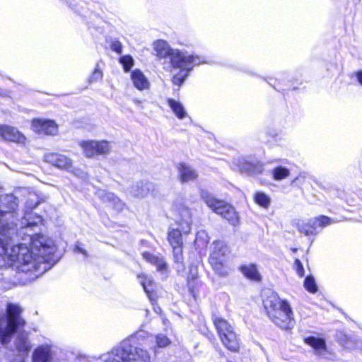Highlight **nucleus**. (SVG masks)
I'll return each mask as SVG.
<instances>
[{
	"label": "nucleus",
	"instance_id": "36",
	"mask_svg": "<svg viewBox=\"0 0 362 362\" xmlns=\"http://www.w3.org/2000/svg\"><path fill=\"white\" fill-rule=\"evenodd\" d=\"M120 62L122 64L125 71H129L134 64V60L129 55H125L121 57Z\"/></svg>",
	"mask_w": 362,
	"mask_h": 362
},
{
	"label": "nucleus",
	"instance_id": "4",
	"mask_svg": "<svg viewBox=\"0 0 362 362\" xmlns=\"http://www.w3.org/2000/svg\"><path fill=\"white\" fill-rule=\"evenodd\" d=\"M21 312L18 305L8 303L6 315L0 314V340L3 344L8 343L18 326L24 325L25 322L20 316Z\"/></svg>",
	"mask_w": 362,
	"mask_h": 362
},
{
	"label": "nucleus",
	"instance_id": "34",
	"mask_svg": "<svg viewBox=\"0 0 362 362\" xmlns=\"http://www.w3.org/2000/svg\"><path fill=\"white\" fill-rule=\"evenodd\" d=\"M304 287L310 293H314L317 291V286L313 276H307L304 281Z\"/></svg>",
	"mask_w": 362,
	"mask_h": 362
},
{
	"label": "nucleus",
	"instance_id": "47",
	"mask_svg": "<svg viewBox=\"0 0 362 362\" xmlns=\"http://www.w3.org/2000/svg\"><path fill=\"white\" fill-rule=\"evenodd\" d=\"M19 362H25V361L22 359V360H21V361H19Z\"/></svg>",
	"mask_w": 362,
	"mask_h": 362
},
{
	"label": "nucleus",
	"instance_id": "32",
	"mask_svg": "<svg viewBox=\"0 0 362 362\" xmlns=\"http://www.w3.org/2000/svg\"><path fill=\"white\" fill-rule=\"evenodd\" d=\"M290 175V170L282 166H279L273 169L272 176L275 180H282L288 177Z\"/></svg>",
	"mask_w": 362,
	"mask_h": 362
},
{
	"label": "nucleus",
	"instance_id": "45",
	"mask_svg": "<svg viewBox=\"0 0 362 362\" xmlns=\"http://www.w3.org/2000/svg\"><path fill=\"white\" fill-rule=\"evenodd\" d=\"M233 168L234 170H237V164H236L235 163H234L233 164Z\"/></svg>",
	"mask_w": 362,
	"mask_h": 362
},
{
	"label": "nucleus",
	"instance_id": "41",
	"mask_svg": "<svg viewBox=\"0 0 362 362\" xmlns=\"http://www.w3.org/2000/svg\"><path fill=\"white\" fill-rule=\"evenodd\" d=\"M75 250L81 253L83 255H84L85 257H87L88 256V252L87 250H86L85 249H83L81 245V243L77 242L76 244H75Z\"/></svg>",
	"mask_w": 362,
	"mask_h": 362
},
{
	"label": "nucleus",
	"instance_id": "31",
	"mask_svg": "<svg viewBox=\"0 0 362 362\" xmlns=\"http://www.w3.org/2000/svg\"><path fill=\"white\" fill-rule=\"evenodd\" d=\"M140 284L142 285L144 290L147 293L148 296L151 298V293L153 290V281L149 277H146L144 275L138 276Z\"/></svg>",
	"mask_w": 362,
	"mask_h": 362
},
{
	"label": "nucleus",
	"instance_id": "10",
	"mask_svg": "<svg viewBox=\"0 0 362 362\" xmlns=\"http://www.w3.org/2000/svg\"><path fill=\"white\" fill-rule=\"evenodd\" d=\"M230 252L228 245L222 241H216L212 244V251L209 257V262L217 274L221 276L228 274L224 267L225 257Z\"/></svg>",
	"mask_w": 362,
	"mask_h": 362
},
{
	"label": "nucleus",
	"instance_id": "13",
	"mask_svg": "<svg viewBox=\"0 0 362 362\" xmlns=\"http://www.w3.org/2000/svg\"><path fill=\"white\" fill-rule=\"evenodd\" d=\"M153 49L159 58L169 57L171 66H178L179 62L187 56V52L172 49L164 40H158L153 43Z\"/></svg>",
	"mask_w": 362,
	"mask_h": 362
},
{
	"label": "nucleus",
	"instance_id": "16",
	"mask_svg": "<svg viewBox=\"0 0 362 362\" xmlns=\"http://www.w3.org/2000/svg\"><path fill=\"white\" fill-rule=\"evenodd\" d=\"M32 129L40 135H56L58 126L54 121L45 119H35L31 123Z\"/></svg>",
	"mask_w": 362,
	"mask_h": 362
},
{
	"label": "nucleus",
	"instance_id": "46",
	"mask_svg": "<svg viewBox=\"0 0 362 362\" xmlns=\"http://www.w3.org/2000/svg\"><path fill=\"white\" fill-rule=\"evenodd\" d=\"M137 335H138L139 337H142V333H138V334H137Z\"/></svg>",
	"mask_w": 362,
	"mask_h": 362
},
{
	"label": "nucleus",
	"instance_id": "19",
	"mask_svg": "<svg viewBox=\"0 0 362 362\" xmlns=\"http://www.w3.org/2000/svg\"><path fill=\"white\" fill-rule=\"evenodd\" d=\"M0 137L7 141H12L18 144H25V136L16 128L0 124Z\"/></svg>",
	"mask_w": 362,
	"mask_h": 362
},
{
	"label": "nucleus",
	"instance_id": "39",
	"mask_svg": "<svg viewBox=\"0 0 362 362\" xmlns=\"http://www.w3.org/2000/svg\"><path fill=\"white\" fill-rule=\"evenodd\" d=\"M67 172L71 173L74 175L81 178H85L86 176L85 172H83L82 170L79 168L74 167L73 165L71 168V170H68Z\"/></svg>",
	"mask_w": 362,
	"mask_h": 362
},
{
	"label": "nucleus",
	"instance_id": "29",
	"mask_svg": "<svg viewBox=\"0 0 362 362\" xmlns=\"http://www.w3.org/2000/svg\"><path fill=\"white\" fill-rule=\"evenodd\" d=\"M15 344L18 351L25 354L28 353V351L31 348L30 342L28 340V334H19L16 339Z\"/></svg>",
	"mask_w": 362,
	"mask_h": 362
},
{
	"label": "nucleus",
	"instance_id": "23",
	"mask_svg": "<svg viewBox=\"0 0 362 362\" xmlns=\"http://www.w3.org/2000/svg\"><path fill=\"white\" fill-rule=\"evenodd\" d=\"M263 165L259 163H251L245 161L240 164L239 170L249 175L259 174L263 171Z\"/></svg>",
	"mask_w": 362,
	"mask_h": 362
},
{
	"label": "nucleus",
	"instance_id": "40",
	"mask_svg": "<svg viewBox=\"0 0 362 362\" xmlns=\"http://www.w3.org/2000/svg\"><path fill=\"white\" fill-rule=\"evenodd\" d=\"M111 48L113 51L121 53L122 50V45L119 42H114L112 43Z\"/></svg>",
	"mask_w": 362,
	"mask_h": 362
},
{
	"label": "nucleus",
	"instance_id": "27",
	"mask_svg": "<svg viewBox=\"0 0 362 362\" xmlns=\"http://www.w3.org/2000/svg\"><path fill=\"white\" fill-rule=\"evenodd\" d=\"M167 103L178 119H182L186 117L187 112L181 103L171 98H168Z\"/></svg>",
	"mask_w": 362,
	"mask_h": 362
},
{
	"label": "nucleus",
	"instance_id": "7",
	"mask_svg": "<svg viewBox=\"0 0 362 362\" xmlns=\"http://www.w3.org/2000/svg\"><path fill=\"white\" fill-rule=\"evenodd\" d=\"M213 322L223 344L231 351H238L239 340L233 331V327L227 320L218 316L213 317Z\"/></svg>",
	"mask_w": 362,
	"mask_h": 362
},
{
	"label": "nucleus",
	"instance_id": "30",
	"mask_svg": "<svg viewBox=\"0 0 362 362\" xmlns=\"http://www.w3.org/2000/svg\"><path fill=\"white\" fill-rule=\"evenodd\" d=\"M156 346H154L155 353L157 352V348H165L170 345L171 340L164 334L159 333L155 336Z\"/></svg>",
	"mask_w": 362,
	"mask_h": 362
},
{
	"label": "nucleus",
	"instance_id": "42",
	"mask_svg": "<svg viewBox=\"0 0 362 362\" xmlns=\"http://www.w3.org/2000/svg\"><path fill=\"white\" fill-rule=\"evenodd\" d=\"M356 77L358 82L362 84V71H360L356 73Z\"/></svg>",
	"mask_w": 362,
	"mask_h": 362
},
{
	"label": "nucleus",
	"instance_id": "3",
	"mask_svg": "<svg viewBox=\"0 0 362 362\" xmlns=\"http://www.w3.org/2000/svg\"><path fill=\"white\" fill-rule=\"evenodd\" d=\"M263 303L269 317L276 325L284 329L293 328V312L287 301L272 293L264 300Z\"/></svg>",
	"mask_w": 362,
	"mask_h": 362
},
{
	"label": "nucleus",
	"instance_id": "15",
	"mask_svg": "<svg viewBox=\"0 0 362 362\" xmlns=\"http://www.w3.org/2000/svg\"><path fill=\"white\" fill-rule=\"evenodd\" d=\"M332 223L331 219L325 216H320L305 221H298L296 225L298 230L305 235H316L318 228H323Z\"/></svg>",
	"mask_w": 362,
	"mask_h": 362
},
{
	"label": "nucleus",
	"instance_id": "9",
	"mask_svg": "<svg viewBox=\"0 0 362 362\" xmlns=\"http://www.w3.org/2000/svg\"><path fill=\"white\" fill-rule=\"evenodd\" d=\"M205 62L201 57L197 55L185 56L180 60L178 66H172L174 69H180V71L173 76L172 83L177 86H182L193 68Z\"/></svg>",
	"mask_w": 362,
	"mask_h": 362
},
{
	"label": "nucleus",
	"instance_id": "8",
	"mask_svg": "<svg viewBox=\"0 0 362 362\" xmlns=\"http://www.w3.org/2000/svg\"><path fill=\"white\" fill-rule=\"evenodd\" d=\"M40 203V198L38 194L35 192H30L28 194L27 200L25 202V211L23 216L21 220V227L25 231L23 233L25 234L31 232L33 228L38 226V224L42 223V218L41 216L33 215L28 210H32L35 208Z\"/></svg>",
	"mask_w": 362,
	"mask_h": 362
},
{
	"label": "nucleus",
	"instance_id": "35",
	"mask_svg": "<svg viewBox=\"0 0 362 362\" xmlns=\"http://www.w3.org/2000/svg\"><path fill=\"white\" fill-rule=\"evenodd\" d=\"M103 78V72L100 66L99 63H98L95 66V68L92 73V74L89 77V82L93 83L100 80Z\"/></svg>",
	"mask_w": 362,
	"mask_h": 362
},
{
	"label": "nucleus",
	"instance_id": "24",
	"mask_svg": "<svg viewBox=\"0 0 362 362\" xmlns=\"http://www.w3.org/2000/svg\"><path fill=\"white\" fill-rule=\"evenodd\" d=\"M154 186L152 183L148 182H141L138 183L133 189L134 195L143 198L146 197L148 193L153 191Z\"/></svg>",
	"mask_w": 362,
	"mask_h": 362
},
{
	"label": "nucleus",
	"instance_id": "2",
	"mask_svg": "<svg viewBox=\"0 0 362 362\" xmlns=\"http://www.w3.org/2000/svg\"><path fill=\"white\" fill-rule=\"evenodd\" d=\"M136 337L123 340L102 357L103 362H150L148 351L135 346Z\"/></svg>",
	"mask_w": 362,
	"mask_h": 362
},
{
	"label": "nucleus",
	"instance_id": "20",
	"mask_svg": "<svg viewBox=\"0 0 362 362\" xmlns=\"http://www.w3.org/2000/svg\"><path fill=\"white\" fill-rule=\"evenodd\" d=\"M305 342L314 349V354L321 358H331V353L327 350L325 341L322 339L309 337L305 339Z\"/></svg>",
	"mask_w": 362,
	"mask_h": 362
},
{
	"label": "nucleus",
	"instance_id": "38",
	"mask_svg": "<svg viewBox=\"0 0 362 362\" xmlns=\"http://www.w3.org/2000/svg\"><path fill=\"white\" fill-rule=\"evenodd\" d=\"M294 267L296 268V273L299 276L302 277L304 276V268L301 262L298 259H296L294 262Z\"/></svg>",
	"mask_w": 362,
	"mask_h": 362
},
{
	"label": "nucleus",
	"instance_id": "12",
	"mask_svg": "<svg viewBox=\"0 0 362 362\" xmlns=\"http://www.w3.org/2000/svg\"><path fill=\"white\" fill-rule=\"evenodd\" d=\"M18 206V199L12 194H1L0 196V214L2 217L8 219L11 225L17 227L18 214L17 209Z\"/></svg>",
	"mask_w": 362,
	"mask_h": 362
},
{
	"label": "nucleus",
	"instance_id": "28",
	"mask_svg": "<svg viewBox=\"0 0 362 362\" xmlns=\"http://www.w3.org/2000/svg\"><path fill=\"white\" fill-rule=\"evenodd\" d=\"M103 199L104 202H107L110 206L118 211L123 210L124 207V204L113 193L105 192L103 196Z\"/></svg>",
	"mask_w": 362,
	"mask_h": 362
},
{
	"label": "nucleus",
	"instance_id": "1",
	"mask_svg": "<svg viewBox=\"0 0 362 362\" xmlns=\"http://www.w3.org/2000/svg\"><path fill=\"white\" fill-rule=\"evenodd\" d=\"M27 234L30 237L29 246L20 243L11 248L8 259L22 275L21 283H30L50 269L58 261L55 258L57 250L54 241L42 234Z\"/></svg>",
	"mask_w": 362,
	"mask_h": 362
},
{
	"label": "nucleus",
	"instance_id": "37",
	"mask_svg": "<svg viewBox=\"0 0 362 362\" xmlns=\"http://www.w3.org/2000/svg\"><path fill=\"white\" fill-rule=\"evenodd\" d=\"M172 247L175 261L176 262H182L183 259L182 245H176L173 246Z\"/></svg>",
	"mask_w": 362,
	"mask_h": 362
},
{
	"label": "nucleus",
	"instance_id": "44",
	"mask_svg": "<svg viewBox=\"0 0 362 362\" xmlns=\"http://www.w3.org/2000/svg\"><path fill=\"white\" fill-rule=\"evenodd\" d=\"M133 101L136 105H139L141 103V101L138 99H134Z\"/></svg>",
	"mask_w": 362,
	"mask_h": 362
},
{
	"label": "nucleus",
	"instance_id": "43",
	"mask_svg": "<svg viewBox=\"0 0 362 362\" xmlns=\"http://www.w3.org/2000/svg\"><path fill=\"white\" fill-rule=\"evenodd\" d=\"M202 235H204V236L207 238V235H206V234L205 233V232H204V231H200V232H199V233H198V234H197V239H196L197 243H198L199 238H200L201 236H202Z\"/></svg>",
	"mask_w": 362,
	"mask_h": 362
},
{
	"label": "nucleus",
	"instance_id": "33",
	"mask_svg": "<svg viewBox=\"0 0 362 362\" xmlns=\"http://www.w3.org/2000/svg\"><path fill=\"white\" fill-rule=\"evenodd\" d=\"M255 201L258 205L264 209L268 208L271 202V199L268 195L259 192L255 194Z\"/></svg>",
	"mask_w": 362,
	"mask_h": 362
},
{
	"label": "nucleus",
	"instance_id": "17",
	"mask_svg": "<svg viewBox=\"0 0 362 362\" xmlns=\"http://www.w3.org/2000/svg\"><path fill=\"white\" fill-rule=\"evenodd\" d=\"M56 349L51 343L38 346L33 351V362H53Z\"/></svg>",
	"mask_w": 362,
	"mask_h": 362
},
{
	"label": "nucleus",
	"instance_id": "5",
	"mask_svg": "<svg viewBox=\"0 0 362 362\" xmlns=\"http://www.w3.org/2000/svg\"><path fill=\"white\" fill-rule=\"evenodd\" d=\"M200 196L206 204L217 214L221 215L233 226L239 222V217L235 209L225 202L216 199L206 190H202Z\"/></svg>",
	"mask_w": 362,
	"mask_h": 362
},
{
	"label": "nucleus",
	"instance_id": "14",
	"mask_svg": "<svg viewBox=\"0 0 362 362\" xmlns=\"http://www.w3.org/2000/svg\"><path fill=\"white\" fill-rule=\"evenodd\" d=\"M17 233L15 227H10L5 233H0V267H10L11 261L8 259L11 252L12 239Z\"/></svg>",
	"mask_w": 362,
	"mask_h": 362
},
{
	"label": "nucleus",
	"instance_id": "21",
	"mask_svg": "<svg viewBox=\"0 0 362 362\" xmlns=\"http://www.w3.org/2000/svg\"><path fill=\"white\" fill-rule=\"evenodd\" d=\"M131 79L134 87L139 90L149 89L151 86L150 81L139 69H135L132 71Z\"/></svg>",
	"mask_w": 362,
	"mask_h": 362
},
{
	"label": "nucleus",
	"instance_id": "11",
	"mask_svg": "<svg viewBox=\"0 0 362 362\" xmlns=\"http://www.w3.org/2000/svg\"><path fill=\"white\" fill-rule=\"evenodd\" d=\"M86 158H92L97 156H107L112 151V146L107 140H82L78 143Z\"/></svg>",
	"mask_w": 362,
	"mask_h": 362
},
{
	"label": "nucleus",
	"instance_id": "26",
	"mask_svg": "<svg viewBox=\"0 0 362 362\" xmlns=\"http://www.w3.org/2000/svg\"><path fill=\"white\" fill-rule=\"evenodd\" d=\"M242 273L245 277L253 281H259L261 280V275L257 270V266L253 264L244 265L240 267Z\"/></svg>",
	"mask_w": 362,
	"mask_h": 362
},
{
	"label": "nucleus",
	"instance_id": "6",
	"mask_svg": "<svg viewBox=\"0 0 362 362\" xmlns=\"http://www.w3.org/2000/svg\"><path fill=\"white\" fill-rule=\"evenodd\" d=\"M178 216L176 218V223L180 228H172L169 230L168 234V240L171 245H182V233L187 234L191 230L192 213L190 210L185 206H182L178 209Z\"/></svg>",
	"mask_w": 362,
	"mask_h": 362
},
{
	"label": "nucleus",
	"instance_id": "25",
	"mask_svg": "<svg viewBox=\"0 0 362 362\" xmlns=\"http://www.w3.org/2000/svg\"><path fill=\"white\" fill-rule=\"evenodd\" d=\"M142 256L146 261L155 265L158 271H163L166 269V263L162 257L153 255L149 252H144Z\"/></svg>",
	"mask_w": 362,
	"mask_h": 362
},
{
	"label": "nucleus",
	"instance_id": "22",
	"mask_svg": "<svg viewBox=\"0 0 362 362\" xmlns=\"http://www.w3.org/2000/svg\"><path fill=\"white\" fill-rule=\"evenodd\" d=\"M177 170L178 178L182 182L193 181L196 180L198 176L194 170L185 163L178 164Z\"/></svg>",
	"mask_w": 362,
	"mask_h": 362
},
{
	"label": "nucleus",
	"instance_id": "18",
	"mask_svg": "<svg viewBox=\"0 0 362 362\" xmlns=\"http://www.w3.org/2000/svg\"><path fill=\"white\" fill-rule=\"evenodd\" d=\"M45 160L46 162L62 170H71L72 167V160L63 154L57 153H47L45 156Z\"/></svg>",
	"mask_w": 362,
	"mask_h": 362
}]
</instances>
